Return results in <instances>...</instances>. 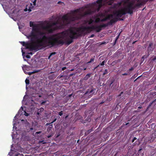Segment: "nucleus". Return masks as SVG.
I'll return each mask as SVG.
<instances>
[{"label":"nucleus","mask_w":156,"mask_h":156,"mask_svg":"<svg viewBox=\"0 0 156 156\" xmlns=\"http://www.w3.org/2000/svg\"><path fill=\"white\" fill-rule=\"evenodd\" d=\"M129 122H128V123H126L125 124H123L122 125V126H124L125 125H126V126H129L130 125H129Z\"/></svg>","instance_id":"e433bc0d"},{"label":"nucleus","mask_w":156,"mask_h":156,"mask_svg":"<svg viewBox=\"0 0 156 156\" xmlns=\"http://www.w3.org/2000/svg\"><path fill=\"white\" fill-rule=\"evenodd\" d=\"M30 43L25 42L24 41H21V44L24 46H25L27 49H28L30 50L38 51L41 49L40 39L38 38L36 41H33L30 40Z\"/></svg>","instance_id":"7ed1b4c3"},{"label":"nucleus","mask_w":156,"mask_h":156,"mask_svg":"<svg viewBox=\"0 0 156 156\" xmlns=\"http://www.w3.org/2000/svg\"><path fill=\"white\" fill-rule=\"evenodd\" d=\"M154 48L155 46L152 42H150L147 48V53L149 55H150L152 53Z\"/></svg>","instance_id":"1a4fd4ad"},{"label":"nucleus","mask_w":156,"mask_h":156,"mask_svg":"<svg viewBox=\"0 0 156 156\" xmlns=\"http://www.w3.org/2000/svg\"><path fill=\"white\" fill-rule=\"evenodd\" d=\"M156 101V99L154 100L152 102L153 103L155 102Z\"/></svg>","instance_id":"e2e57ef3"},{"label":"nucleus","mask_w":156,"mask_h":156,"mask_svg":"<svg viewBox=\"0 0 156 156\" xmlns=\"http://www.w3.org/2000/svg\"><path fill=\"white\" fill-rule=\"evenodd\" d=\"M41 133V131H38V132H36L35 133V134H40Z\"/></svg>","instance_id":"37998d69"},{"label":"nucleus","mask_w":156,"mask_h":156,"mask_svg":"<svg viewBox=\"0 0 156 156\" xmlns=\"http://www.w3.org/2000/svg\"><path fill=\"white\" fill-rule=\"evenodd\" d=\"M105 64V61H102L101 63L99 64L100 66H103Z\"/></svg>","instance_id":"c756f323"},{"label":"nucleus","mask_w":156,"mask_h":156,"mask_svg":"<svg viewBox=\"0 0 156 156\" xmlns=\"http://www.w3.org/2000/svg\"><path fill=\"white\" fill-rule=\"evenodd\" d=\"M56 120H57V119L56 118L55 119H54V120L51 122V123H53L55 121H56Z\"/></svg>","instance_id":"c03bdc74"},{"label":"nucleus","mask_w":156,"mask_h":156,"mask_svg":"<svg viewBox=\"0 0 156 156\" xmlns=\"http://www.w3.org/2000/svg\"><path fill=\"white\" fill-rule=\"evenodd\" d=\"M51 56V55H50L48 57V59H50Z\"/></svg>","instance_id":"0e129e2a"},{"label":"nucleus","mask_w":156,"mask_h":156,"mask_svg":"<svg viewBox=\"0 0 156 156\" xmlns=\"http://www.w3.org/2000/svg\"><path fill=\"white\" fill-rule=\"evenodd\" d=\"M29 12H30L31 11V8H29L28 10Z\"/></svg>","instance_id":"864d4df0"},{"label":"nucleus","mask_w":156,"mask_h":156,"mask_svg":"<svg viewBox=\"0 0 156 156\" xmlns=\"http://www.w3.org/2000/svg\"><path fill=\"white\" fill-rule=\"evenodd\" d=\"M108 73V70L107 69H105V71L103 73L102 75L103 76H104L105 74H106Z\"/></svg>","instance_id":"4be33fe9"},{"label":"nucleus","mask_w":156,"mask_h":156,"mask_svg":"<svg viewBox=\"0 0 156 156\" xmlns=\"http://www.w3.org/2000/svg\"><path fill=\"white\" fill-rule=\"evenodd\" d=\"M95 20L94 22L95 23H98L101 21V20L98 17H97V16L95 18Z\"/></svg>","instance_id":"4468645a"},{"label":"nucleus","mask_w":156,"mask_h":156,"mask_svg":"<svg viewBox=\"0 0 156 156\" xmlns=\"http://www.w3.org/2000/svg\"><path fill=\"white\" fill-rule=\"evenodd\" d=\"M91 12L90 10H89L87 12H86L85 14L86 15H90L91 14Z\"/></svg>","instance_id":"5701e85b"},{"label":"nucleus","mask_w":156,"mask_h":156,"mask_svg":"<svg viewBox=\"0 0 156 156\" xmlns=\"http://www.w3.org/2000/svg\"><path fill=\"white\" fill-rule=\"evenodd\" d=\"M91 131H92V130L91 129H89L88 131V133H89L91 132Z\"/></svg>","instance_id":"bf43d9fd"},{"label":"nucleus","mask_w":156,"mask_h":156,"mask_svg":"<svg viewBox=\"0 0 156 156\" xmlns=\"http://www.w3.org/2000/svg\"><path fill=\"white\" fill-rule=\"evenodd\" d=\"M89 25H90L93 23V22H94V21L91 19H90L89 20L87 21Z\"/></svg>","instance_id":"6ab92c4d"},{"label":"nucleus","mask_w":156,"mask_h":156,"mask_svg":"<svg viewBox=\"0 0 156 156\" xmlns=\"http://www.w3.org/2000/svg\"><path fill=\"white\" fill-rule=\"evenodd\" d=\"M154 27L155 28H156V23H155L154 25Z\"/></svg>","instance_id":"69168bd1"},{"label":"nucleus","mask_w":156,"mask_h":156,"mask_svg":"<svg viewBox=\"0 0 156 156\" xmlns=\"http://www.w3.org/2000/svg\"><path fill=\"white\" fill-rule=\"evenodd\" d=\"M123 93V92H121L120 94L118 96L120 97V96H121V95Z\"/></svg>","instance_id":"603ef678"},{"label":"nucleus","mask_w":156,"mask_h":156,"mask_svg":"<svg viewBox=\"0 0 156 156\" xmlns=\"http://www.w3.org/2000/svg\"><path fill=\"white\" fill-rule=\"evenodd\" d=\"M97 17H104L105 16V15L103 13H99L98 14H97Z\"/></svg>","instance_id":"f3484780"},{"label":"nucleus","mask_w":156,"mask_h":156,"mask_svg":"<svg viewBox=\"0 0 156 156\" xmlns=\"http://www.w3.org/2000/svg\"><path fill=\"white\" fill-rule=\"evenodd\" d=\"M156 60V56H154V58H152L151 59V61L153 62L155 61Z\"/></svg>","instance_id":"c85d7f7f"},{"label":"nucleus","mask_w":156,"mask_h":156,"mask_svg":"<svg viewBox=\"0 0 156 156\" xmlns=\"http://www.w3.org/2000/svg\"><path fill=\"white\" fill-rule=\"evenodd\" d=\"M56 54V53L55 52H51L50 53V55H51V56L53 55H55Z\"/></svg>","instance_id":"58836bf2"},{"label":"nucleus","mask_w":156,"mask_h":156,"mask_svg":"<svg viewBox=\"0 0 156 156\" xmlns=\"http://www.w3.org/2000/svg\"><path fill=\"white\" fill-rule=\"evenodd\" d=\"M113 15L116 16V18L121 17L123 15H125L126 14V12L124 11V9H123L121 10H116L113 13Z\"/></svg>","instance_id":"6e6552de"},{"label":"nucleus","mask_w":156,"mask_h":156,"mask_svg":"<svg viewBox=\"0 0 156 156\" xmlns=\"http://www.w3.org/2000/svg\"><path fill=\"white\" fill-rule=\"evenodd\" d=\"M101 6H102L101 5H98V6L97 9V12H98L100 10V8H101Z\"/></svg>","instance_id":"393cba45"},{"label":"nucleus","mask_w":156,"mask_h":156,"mask_svg":"<svg viewBox=\"0 0 156 156\" xmlns=\"http://www.w3.org/2000/svg\"><path fill=\"white\" fill-rule=\"evenodd\" d=\"M113 15H112V14H110L106 16V17L107 19V20H109L111 18H113Z\"/></svg>","instance_id":"2eb2a0df"},{"label":"nucleus","mask_w":156,"mask_h":156,"mask_svg":"<svg viewBox=\"0 0 156 156\" xmlns=\"http://www.w3.org/2000/svg\"><path fill=\"white\" fill-rule=\"evenodd\" d=\"M147 53V55H143L142 58V59H143V60H144L145 58H147L149 55Z\"/></svg>","instance_id":"aec40b11"},{"label":"nucleus","mask_w":156,"mask_h":156,"mask_svg":"<svg viewBox=\"0 0 156 156\" xmlns=\"http://www.w3.org/2000/svg\"><path fill=\"white\" fill-rule=\"evenodd\" d=\"M141 76H139L138 78H137L136 80H135L134 81V82H135L137 80L139 77H140Z\"/></svg>","instance_id":"052dcab7"},{"label":"nucleus","mask_w":156,"mask_h":156,"mask_svg":"<svg viewBox=\"0 0 156 156\" xmlns=\"http://www.w3.org/2000/svg\"><path fill=\"white\" fill-rule=\"evenodd\" d=\"M138 108L139 109H140L142 108V106L141 105L139 107H138Z\"/></svg>","instance_id":"13d9d810"},{"label":"nucleus","mask_w":156,"mask_h":156,"mask_svg":"<svg viewBox=\"0 0 156 156\" xmlns=\"http://www.w3.org/2000/svg\"><path fill=\"white\" fill-rule=\"evenodd\" d=\"M37 0H34V1L33 2V4L34 5H35L36 4Z\"/></svg>","instance_id":"ea45409f"},{"label":"nucleus","mask_w":156,"mask_h":156,"mask_svg":"<svg viewBox=\"0 0 156 156\" xmlns=\"http://www.w3.org/2000/svg\"><path fill=\"white\" fill-rule=\"evenodd\" d=\"M66 69V67H63L62 68V70L63 71V70H65V69Z\"/></svg>","instance_id":"49530a36"},{"label":"nucleus","mask_w":156,"mask_h":156,"mask_svg":"<svg viewBox=\"0 0 156 156\" xmlns=\"http://www.w3.org/2000/svg\"><path fill=\"white\" fill-rule=\"evenodd\" d=\"M36 25L37 24H34L33 22L31 21H30V26L31 27H34L35 26V25Z\"/></svg>","instance_id":"412c9836"},{"label":"nucleus","mask_w":156,"mask_h":156,"mask_svg":"<svg viewBox=\"0 0 156 156\" xmlns=\"http://www.w3.org/2000/svg\"><path fill=\"white\" fill-rule=\"evenodd\" d=\"M113 83V81H112L111 82V83H110V86H111V85Z\"/></svg>","instance_id":"6e6d98bb"},{"label":"nucleus","mask_w":156,"mask_h":156,"mask_svg":"<svg viewBox=\"0 0 156 156\" xmlns=\"http://www.w3.org/2000/svg\"><path fill=\"white\" fill-rule=\"evenodd\" d=\"M156 138V135L155 134H152L151 136L150 140L151 141H153Z\"/></svg>","instance_id":"f8f14e48"},{"label":"nucleus","mask_w":156,"mask_h":156,"mask_svg":"<svg viewBox=\"0 0 156 156\" xmlns=\"http://www.w3.org/2000/svg\"><path fill=\"white\" fill-rule=\"evenodd\" d=\"M62 23L60 22L58 20L56 21L50 23V25L52 27L54 26H56L55 27L57 26H59L61 25H63V28L66 25L68 24L69 23L70 21H74L76 19L74 17H71L68 16L66 15H63L62 17Z\"/></svg>","instance_id":"20e7f679"},{"label":"nucleus","mask_w":156,"mask_h":156,"mask_svg":"<svg viewBox=\"0 0 156 156\" xmlns=\"http://www.w3.org/2000/svg\"><path fill=\"white\" fill-rule=\"evenodd\" d=\"M49 125V126L48 128H47V130H51V129H52V127H53V124L51 123H47L46 125Z\"/></svg>","instance_id":"ddd939ff"},{"label":"nucleus","mask_w":156,"mask_h":156,"mask_svg":"<svg viewBox=\"0 0 156 156\" xmlns=\"http://www.w3.org/2000/svg\"><path fill=\"white\" fill-rule=\"evenodd\" d=\"M25 82L26 85H28L29 84L30 81L29 80L26 79L25 80Z\"/></svg>","instance_id":"b1692460"},{"label":"nucleus","mask_w":156,"mask_h":156,"mask_svg":"<svg viewBox=\"0 0 156 156\" xmlns=\"http://www.w3.org/2000/svg\"><path fill=\"white\" fill-rule=\"evenodd\" d=\"M39 72V70H35L34 71H33V73L34 74V73H38Z\"/></svg>","instance_id":"473e14b6"},{"label":"nucleus","mask_w":156,"mask_h":156,"mask_svg":"<svg viewBox=\"0 0 156 156\" xmlns=\"http://www.w3.org/2000/svg\"><path fill=\"white\" fill-rule=\"evenodd\" d=\"M95 89L94 88H90L88 89L86 92L85 94L88 95H91L93 94L94 90Z\"/></svg>","instance_id":"9b49d317"},{"label":"nucleus","mask_w":156,"mask_h":156,"mask_svg":"<svg viewBox=\"0 0 156 156\" xmlns=\"http://www.w3.org/2000/svg\"><path fill=\"white\" fill-rule=\"evenodd\" d=\"M95 56H94V57H93L92 58L90 59V61L88 62V63H90L93 62L95 59Z\"/></svg>","instance_id":"a211bd4d"},{"label":"nucleus","mask_w":156,"mask_h":156,"mask_svg":"<svg viewBox=\"0 0 156 156\" xmlns=\"http://www.w3.org/2000/svg\"><path fill=\"white\" fill-rule=\"evenodd\" d=\"M63 111H61L59 113H58V115L61 116H62V115H63Z\"/></svg>","instance_id":"2f4dec72"},{"label":"nucleus","mask_w":156,"mask_h":156,"mask_svg":"<svg viewBox=\"0 0 156 156\" xmlns=\"http://www.w3.org/2000/svg\"><path fill=\"white\" fill-rule=\"evenodd\" d=\"M39 38L41 49L47 47L51 48L57 44L63 45L65 42L69 45L73 42V40L77 38L79 35L77 34L76 27L70 28L65 31L51 36H47L44 32H40Z\"/></svg>","instance_id":"f257e3e1"},{"label":"nucleus","mask_w":156,"mask_h":156,"mask_svg":"<svg viewBox=\"0 0 156 156\" xmlns=\"http://www.w3.org/2000/svg\"><path fill=\"white\" fill-rule=\"evenodd\" d=\"M46 101H43L41 103V105H44L46 103Z\"/></svg>","instance_id":"a19ab883"},{"label":"nucleus","mask_w":156,"mask_h":156,"mask_svg":"<svg viewBox=\"0 0 156 156\" xmlns=\"http://www.w3.org/2000/svg\"><path fill=\"white\" fill-rule=\"evenodd\" d=\"M40 112L43 111L44 110V109L42 108H41L40 109Z\"/></svg>","instance_id":"09e8293b"},{"label":"nucleus","mask_w":156,"mask_h":156,"mask_svg":"<svg viewBox=\"0 0 156 156\" xmlns=\"http://www.w3.org/2000/svg\"><path fill=\"white\" fill-rule=\"evenodd\" d=\"M112 98V97L111 96H110L108 98H107V101H111Z\"/></svg>","instance_id":"cd10ccee"},{"label":"nucleus","mask_w":156,"mask_h":156,"mask_svg":"<svg viewBox=\"0 0 156 156\" xmlns=\"http://www.w3.org/2000/svg\"><path fill=\"white\" fill-rule=\"evenodd\" d=\"M91 74H87L86 75V76L84 77V79L85 80H87L88 78H89Z\"/></svg>","instance_id":"dca6fc26"},{"label":"nucleus","mask_w":156,"mask_h":156,"mask_svg":"<svg viewBox=\"0 0 156 156\" xmlns=\"http://www.w3.org/2000/svg\"><path fill=\"white\" fill-rule=\"evenodd\" d=\"M143 2L137 3L134 5V3L133 2H129L126 7L124 9V11L130 14H133V10L135 9L137 7H139L143 5Z\"/></svg>","instance_id":"423d86ee"},{"label":"nucleus","mask_w":156,"mask_h":156,"mask_svg":"<svg viewBox=\"0 0 156 156\" xmlns=\"http://www.w3.org/2000/svg\"><path fill=\"white\" fill-rule=\"evenodd\" d=\"M33 74V72H28V74L30 75H31V74Z\"/></svg>","instance_id":"8fccbe9b"},{"label":"nucleus","mask_w":156,"mask_h":156,"mask_svg":"<svg viewBox=\"0 0 156 156\" xmlns=\"http://www.w3.org/2000/svg\"><path fill=\"white\" fill-rule=\"evenodd\" d=\"M107 19L106 17L104 18L101 19V22H104L107 21Z\"/></svg>","instance_id":"a878e982"},{"label":"nucleus","mask_w":156,"mask_h":156,"mask_svg":"<svg viewBox=\"0 0 156 156\" xmlns=\"http://www.w3.org/2000/svg\"><path fill=\"white\" fill-rule=\"evenodd\" d=\"M134 69V68L133 67H132L131 68L129 69V71H132Z\"/></svg>","instance_id":"79ce46f5"},{"label":"nucleus","mask_w":156,"mask_h":156,"mask_svg":"<svg viewBox=\"0 0 156 156\" xmlns=\"http://www.w3.org/2000/svg\"><path fill=\"white\" fill-rule=\"evenodd\" d=\"M24 112H25V115L26 116H28L29 115V114L28 113H27L25 111Z\"/></svg>","instance_id":"f704fd0d"},{"label":"nucleus","mask_w":156,"mask_h":156,"mask_svg":"<svg viewBox=\"0 0 156 156\" xmlns=\"http://www.w3.org/2000/svg\"><path fill=\"white\" fill-rule=\"evenodd\" d=\"M106 27L105 24H104L99 26H92L91 27H83L82 26L79 27H76L77 34L79 35V37L82 36V34H85L86 32L90 31L91 30H95L96 32H99L103 28Z\"/></svg>","instance_id":"f03ea898"},{"label":"nucleus","mask_w":156,"mask_h":156,"mask_svg":"<svg viewBox=\"0 0 156 156\" xmlns=\"http://www.w3.org/2000/svg\"><path fill=\"white\" fill-rule=\"evenodd\" d=\"M72 94H70L69 95V98L71 97L72 96Z\"/></svg>","instance_id":"680f3d73"},{"label":"nucleus","mask_w":156,"mask_h":156,"mask_svg":"<svg viewBox=\"0 0 156 156\" xmlns=\"http://www.w3.org/2000/svg\"><path fill=\"white\" fill-rule=\"evenodd\" d=\"M122 75H123V76L127 75H128V74L127 73H124L123 74H122Z\"/></svg>","instance_id":"3c124183"},{"label":"nucleus","mask_w":156,"mask_h":156,"mask_svg":"<svg viewBox=\"0 0 156 156\" xmlns=\"http://www.w3.org/2000/svg\"><path fill=\"white\" fill-rule=\"evenodd\" d=\"M26 57L27 58H30V56L29 55H27L26 56Z\"/></svg>","instance_id":"a18cd8bd"},{"label":"nucleus","mask_w":156,"mask_h":156,"mask_svg":"<svg viewBox=\"0 0 156 156\" xmlns=\"http://www.w3.org/2000/svg\"><path fill=\"white\" fill-rule=\"evenodd\" d=\"M100 65L99 64V65H98V66H96V67H95L94 69V70H95V69L97 68L99 66H100Z\"/></svg>","instance_id":"de8ad7c7"},{"label":"nucleus","mask_w":156,"mask_h":156,"mask_svg":"<svg viewBox=\"0 0 156 156\" xmlns=\"http://www.w3.org/2000/svg\"><path fill=\"white\" fill-rule=\"evenodd\" d=\"M136 139H137V138H136V137H134L132 140V143L135 140H136Z\"/></svg>","instance_id":"72a5a7b5"},{"label":"nucleus","mask_w":156,"mask_h":156,"mask_svg":"<svg viewBox=\"0 0 156 156\" xmlns=\"http://www.w3.org/2000/svg\"><path fill=\"white\" fill-rule=\"evenodd\" d=\"M41 27L43 29L48 31L49 33H51L55 30L58 29H60L63 27V25H61L59 26H57L54 28H52L50 25V23L48 22L46 26L44 25L43 24H41Z\"/></svg>","instance_id":"0eeeda50"},{"label":"nucleus","mask_w":156,"mask_h":156,"mask_svg":"<svg viewBox=\"0 0 156 156\" xmlns=\"http://www.w3.org/2000/svg\"><path fill=\"white\" fill-rule=\"evenodd\" d=\"M117 21V18H115L114 19H113L111 20L110 21L108 22L106 24H105L106 27L108 26V25H111L113 23H115Z\"/></svg>","instance_id":"9d476101"},{"label":"nucleus","mask_w":156,"mask_h":156,"mask_svg":"<svg viewBox=\"0 0 156 156\" xmlns=\"http://www.w3.org/2000/svg\"><path fill=\"white\" fill-rule=\"evenodd\" d=\"M151 94L153 96H154L156 95V92H153L151 93Z\"/></svg>","instance_id":"7c9ffc66"},{"label":"nucleus","mask_w":156,"mask_h":156,"mask_svg":"<svg viewBox=\"0 0 156 156\" xmlns=\"http://www.w3.org/2000/svg\"><path fill=\"white\" fill-rule=\"evenodd\" d=\"M117 38H116L115 40V41H114V43H113V45H114L115 44H116V41H117Z\"/></svg>","instance_id":"c9c22d12"},{"label":"nucleus","mask_w":156,"mask_h":156,"mask_svg":"<svg viewBox=\"0 0 156 156\" xmlns=\"http://www.w3.org/2000/svg\"><path fill=\"white\" fill-rule=\"evenodd\" d=\"M63 76H62V75H60L59 76H58V77L59 78H62Z\"/></svg>","instance_id":"5fc2aeb1"},{"label":"nucleus","mask_w":156,"mask_h":156,"mask_svg":"<svg viewBox=\"0 0 156 156\" xmlns=\"http://www.w3.org/2000/svg\"><path fill=\"white\" fill-rule=\"evenodd\" d=\"M105 101H101L100 103V104H102L103 103L105 102Z\"/></svg>","instance_id":"4d7b16f0"},{"label":"nucleus","mask_w":156,"mask_h":156,"mask_svg":"<svg viewBox=\"0 0 156 156\" xmlns=\"http://www.w3.org/2000/svg\"><path fill=\"white\" fill-rule=\"evenodd\" d=\"M38 26V24H37L33 27L32 31L27 36L28 38L31 40L32 41H33V40L36 41L41 37L39 33L41 32L40 31Z\"/></svg>","instance_id":"39448f33"},{"label":"nucleus","mask_w":156,"mask_h":156,"mask_svg":"<svg viewBox=\"0 0 156 156\" xmlns=\"http://www.w3.org/2000/svg\"><path fill=\"white\" fill-rule=\"evenodd\" d=\"M68 115H66V116L65 117V119H66L68 117Z\"/></svg>","instance_id":"338daca9"},{"label":"nucleus","mask_w":156,"mask_h":156,"mask_svg":"<svg viewBox=\"0 0 156 156\" xmlns=\"http://www.w3.org/2000/svg\"><path fill=\"white\" fill-rule=\"evenodd\" d=\"M153 103V102H151L149 104V105L148 106V107H147V108L146 111L147 110V109L152 105Z\"/></svg>","instance_id":"bb28decb"},{"label":"nucleus","mask_w":156,"mask_h":156,"mask_svg":"<svg viewBox=\"0 0 156 156\" xmlns=\"http://www.w3.org/2000/svg\"><path fill=\"white\" fill-rule=\"evenodd\" d=\"M23 110V108L21 107V108H20V110L19 111V112H22Z\"/></svg>","instance_id":"4c0bfd02"},{"label":"nucleus","mask_w":156,"mask_h":156,"mask_svg":"<svg viewBox=\"0 0 156 156\" xmlns=\"http://www.w3.org/2000/svg\"><path fill=\"white\" fill-rule=\"evenodd\" d=\"M117 153H116L114 155V156H116V155H117Z\"/></svg>","instance_id":"774afa93"}]
</instances>
